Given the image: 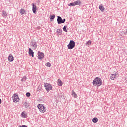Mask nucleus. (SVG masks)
<instances>
[{
	"mask_svg": "<svg viewBox=\"0 0 127 127\" xmlns=\"http://www.w3.org/2000/svg\"><path fill=\"white\" fill-rule=\"evenodd\" d=\"M93 86H97V87H100V86L102 85L103 82H102V79L101 78L96 77L93 81Z\"/></svg>",
	"mask_w": 127,
	"mask_h": 127,
	"instance_id": "1",
	"label": "nucleus"
},
{
	"mask_svg": "<svg viewBox=\"0 0 127 127\" xmlns=\"http://www.w3.org/2000/svg\"><path fill=\"white\" fill-rule=\"evenodd\" d=\"M57 21L58 22V24H61V23H65V22L66 21V19L64 18V20H62V18H61V17L58 16Z\"/></svg>",
	"mask_w": 127,
	"mask_h": 127,
	"instance_id": "2",
	"label": "nucleus"
},
{
	"mask_svg": "<svg viewBox=\"0 0 127 127\" xmlns=\"http://www.w3.org/2000/svg\"><path fill=\"white\" fill-rule=\"evenodd\" d=\"M75 41L71 40L69 42V44L67 45L68 49H73L75 47Z\"/></svg>",
	"mask_w": 127,
	"mask_h": 127,
	"instance_id": "3",
	"label": "nucleus"
},
{
	"mask_svg": "<svg viewBox=\"0 0 127 127\" xmlns=\"http://www.w3.org/2000/svg\"><path fill=\"white\" fill-rule=\"evenodd\" d=\"M44 87L47 92H49L50 90H52V86L49 83H44Z\"/></svg>",
	"mask_w": 127,
	"mask_h": 127,
	"instance_id": "4",
	"label": "nucleus"
},
{
	"mask_svg": "<svg viewBox=\"0 0 127 127\" xmlns=\"http://www.w3.org/2000/svg\"><path fill=\"white\" fill-rule=\"evenodd\" d=\"M39 111L41 113H44V112H45L46 110H45V107H44V106H43V105L40 104H38L37 106Z\"/></svg>",
	"mask_w": 127,
	"mask_h": 127,
	"instance_id": "5",
	"label": "nucleus"
},
{
	"mask_svg": "<svg viewBox=\"0 0 127 127\" xmlns=\"http://www.w3.org/2000/svg\"><path fill=\"white\" fill-rule=\"evenodd\" d=\"M12 99L14 103H17V102H19V97H18V94H17V93H15L13 94Z\"/></svg>",
	"mask_w": 127,
	"mask_h": 127,
	"instance_id": "6",
	"label": "nucleus"
},
{
	"mask_svg": "<svg viewBox=\"0 0 127 127\" xmlns=\"http://www.w3.org/2000/svg\"><path fill=\"white\" fill-rule=\"evenodd\" d=\"M31 46L33 47V49H36L37 48V42L35 40H32L31 41Z\"/></svg>",
	"mask_w": 127,
	"mask_h": 127,
	"instance_id": "7",
	"label": "nucleus"
},
{
	"mask_svg": "<svg viewBox=\"0 0 127 127\" xmlns=\"http://www.w3.org/2000/svg\"><path fill=\"white\" fill-rule=\"evenodd\" d=\"M38 58L40 60H42V59H43V58H44V53L41 52L40 51H38Z\"/></svg>",
	"mask_w": 127,
	"mask_h": 127,
	"instance_id": "8",
	"label": "nucleus"
},
{
	"mask_svg": "<svg viewBox=\"0 0 127 127\" xmlns=\"http://www.w3.org/2000/svg\"><path fill=\"white\" fill-rule=\"evenodd\" d=\"M28 53L29 55L32 56V57H34V52H33V50H32V49H31L30 48L29 49Z\"/></svg>",
	"mask_w": 127,
	"mask_h": 127,
	"instance_id": "9",
	"label": "nucleus"
},
{
	"mask_svg": "<svg viewBox=\"0 0 127 127\" xmlns=\"http://www.w3.org/2000/svg\"><path fill=\"white\" fill-rule=\"evenodd\" d=\"M117 75H118V72H114V74H112L110 76L111 80H114L116 78H117Z\"/></svg>",
	"mask_w": 127,
	"mask_h": 127,
	"instance_id": "10",
	"label": "nucleus"
},
{
	"mask_svg": "<svg viewBox=\"0 0 127 127\" xmlns=\"http://www.w3.org/2000/svg\"><path fill=\"white\" fill-rule=\"evenodd\" d=\"M8 59L10 62H12V61L14 60V58L13 57V56H12V54H9Z\"/></svg>",
	"mask_w": 127,
	"mask_h": 127,
	"instance_id": "11",
	"label": "nucleus"
},
{
	"mask_svg": "<svg viewBox=\"0 0 127 127\" xmlns=\"http://www.w3.org/2000/svg\"><path fill=\"white\" fill-rule=\"evenodd\" d=\"M99 8L100 10L101 11V12H105V7H104V5L102 4L99 5Z\"/></svg>",
	"mask_w": 127,
	"mask_h": 127,
	"instance_id": "12",
	"label": "nucleus"
},
{
	"mask_svg": "<svg viewBox=\"0 0 127 127\" xmlns=\"http://www.w3.org/2000/svg\"><path fill=\"white\" fill-rule=\"evenodd\" d=\"M32 11L33 13H36V5L34 4V3H32Z\"/></svg>",
	"mask_w": 127,
	"mask_h": 127,
	"instance_id": "13",
	"label": "nucleus"
},
{
	"mask_svg": "<svg viewBox=\"0 0 127 127\" xmlns=\"http://www.w3.org/2000/svg\"><path fill=\"white\" fill-rule=\"evenodd\" d=\"M23 105L26 109H27V108H28V107L30 106V104L27 101H25L23 104Z\"/></svg>",
	"mask_w": 127,
	"mask_h": 127,
	"instance_id": "14",
	"label": "nucleus"
},
{
	"mask_svg": "<svg viewBox=\"0 0 127 127\" xmlns=\"http://www.w3.org/2000/svg\"><path fill=\"white\" fill-rule=\"evenodd\" d=\"M82 4V2H81L80 0H77L76 1H74V5H79V6Z\"/></svg>",
	"mask_w": 127,
	"mask_h": 127,
	"instance_id": "15",
	"label": "nucleus"
},
{
	"mask_svg": "<svg viewBox=\"0 0 127 127\" xmlns=\"http://www.w3.org/2000/svg\"><path fill=\"white\" fill-rule=\"evenodd\" d=\"M21 117L22 118H27V114H25V111H23L21 113Z\"/></svg>",
	"mask_w": 127,
	"mask_h": 127,
	"instance_id": "16",
	"label": "nucleus"
},
{
	"mask_svg": "<svg viewBox=\"0 0 127 127\" xmlns=\"http://www.w3.org/2000/svg\"><path fill=\"white\" fill-rule=\"evenodd\" d=\"M57 33L58 35H61L62 34V30L58 29L57 30Z\"/></svg>",
	"mask_w": 127,
	"mask_h": 127,
	"instance_id": "17",
	"label": "nucleus"
},
{
	"mask_svg": "<svg viewBox=\"0 0 127 127\" xmlns=\"http://www.w3.org/2000/svg\"><path fill=\"white\" fill-rule=\"evenodd\" d=\"M2 15L3 17H6V16L7 15L6 11L4 10L2 11Z\"/></svg>",
	"mask_w": 127,
	"mask_h": 127,
	"instance_id": "18",
	"label": "nucleus"
},
{
	"mask_svg": "<svg viewBox=\"0 0 127 127\" xmlns=\"http://www.w3.org/2000/svg\"><path fill=\"white\" fill-rule=\"evenodd\" d=\"M72 93L71 95L72 97L74 98H78V96L77 95V94H76V92H75L73 90L72 91Z\"/></svg>",
	"mask_w": 127,
	"mask_h": 127,
	"instance_id": "19",
	"label": "nucleus"
},
{
	"mask_svg": "<svg viewBox=\"0 0 127 127\" xmlns=\"http://www.w3.org/2000/svg\"><path fill=\"white\" fill-rule=\"evenodd\" d=\"M25 10L23 9H21L20 11V14H21V15H23V14H24V13H25Z\"/></svg>",
	"mask_w": 127,
	"mask_h": 127,
	"instance_id": "20",
	"label": "nucleus"
},
{
	"mask_svg": "<svg viewBox=\"0 0 127 127\" xmlns=\"http://www.w3.org/2000/svg\"><path fill=\"white\" fill-rule=\"evenodd\" d=\"M58 86H62V81H61V80L58 79Z\"/></svg>",
	"mask_w": 127,
	"mask_h": 127,
	"instance_id": "21",
	"label": "nucleus"
},
{
	"mask_svg": "<svg viewBox=\"0 0 127 127\" xmlns=\"http://www.w3.org/2000/svg\"><path fill=\"white\" fill-rule=\"evenodd\" d=\"M92 122L93 123H97L98 122V119L97 118V117H94V118H93Z\"/></svg>",
	"mask_w": 127,
	"mask_h": 127,
	"instance_id": "22",
	"label": "nucleus"
},
{
	"mask_svg": "<svg viewBox=\"0 0 127 127\" xmlns=\"http://www.w3.org/2000/svg\"><path fill=\"white\" fill-rule=\"evenodd\" d=\"M45 66H46V67H51V64H50V63H49V62H47Z\"/></svg>",
	"mask_w": 127,
	"mask_h": 127,
	"instance_id": "23",
	"label": "nucleus"
},
{
	"mask_svg": "<svg viewBox=\"0 0 127 127\" xmlns=\"http://www.w3.org/2000/svg\"><path fill=\"white\" fill-rule=\"evenodd\" d=\"M55 18V15L53 14L51 16H50V19L53 20Z\"/></svg>",
	"mask_w": 127,
	"mask_h": 127,
	"instance_id": "24",
	"label": "nucleus"
},
{
	"mask_svg": "<svg viewBox=\"0 0 127 127\" xmlns=\"http://www.w3.org/2000/svg\"><path fill=\"white\" fill-rule=\"evenodd\" d=\"M63 29L64 31H65V32H68V30H67V26H64Z\"/></svg>",
	"mask_w": 127,
	"mask_h": 127,
	"instance_id": "25",
	"label": "nucleus"
},
{
	"mask_svg": "<svg viewBox=\"0 0 127 127\" xmlns=\"http://www.w3.org/2000/svg\"><path fill=\"white\" fill-rule=\"evenodd\" d=\"M68 6H75L74 2L68 4Z\"/></svg>",
	"mask_w": 127,
	"mask_h": 127,
	"instance_id": "26",
	"label": "nucleus"
},
{
	"mask_svg": "<svg viewBox=\"0 0 127 127\" xmlns=\"http://www.w3.org/2000/svg\"><path fill=\"white\" fill-rule=\"evenodd\" d=\"M91 42H92V41L91 40H89L87 42H86V45H87V46H88L89 45H91Z\"/></svg>",
	"mask_w": 127,
	"mask_h": 127,
	"instance_id": "27",
	"label": "nucleus"
},
{
	"mask_svg": "<svg viewBox=\"0 0 127 127\" xmlns=\"http://www.w3.org/2000/svg\"><path fill=\"white\" fill-rule=\"evenodd\" d=\"M26 76H24L22 79H21V82H25V81H26Z\"/></svg>",
	"mask_w": 127,
	"mask_h": 127,
	"instance_id": "28",
	"label": "nucleus"
},
{
	"mask_svg": "<svg viewBox=\"0 0 127 127\" xmlns=\"http://www.w3.org/2000/svg\"><path fill=\"white\" fill-rule=\"evenodd\" d=\"M26 95L27 97H30V96H31L30 93H29V92H27Z\"/></svg>",
	"mask_w": 127,
	"mask_h": 127,
	"instance_id": "29",
	"label": "nucleus"
},
{
	"mask_svg": "<svg viewBox=\"0 0 127 127\" xmlns=\"http://www.w3.org/2000/svg\"><path fill=\"white\" fill-rule=\"evenodd\" d=\"M41 90V87H40V86H38V87L37 89V91L40 92Z\"/></svg>",
	"mask_w": 127,
	"mask_h": 127,
	"instance_id": "30",
	"label": "nucleus"
},
{
	"mask_svg": "<svg viewBox=\"0 0 127 127\" xmlns=\"http://www.w3.org/2000/svg\"><path fill=\"white\" fill-rule=\"evenodd\" d=\"M18 127H27V126L26 125H19Z\"/></svg>",
	"mask_w": 127,
	"mask_h": 127,
	"instance_id": "31",
	"label": "nucleus"
},
{
	"mask_svg": "<svg viewBox=\"0 0 127 127\" xmlns=\"http://www.w3.org/2000/svg\"><path fill=\"white\" fill-rule=\"evenodd\" d=\"M1 102H2L1 99L0 98V104H1Z\"/></svg>",
	"mask_w": 127,
	"mask_h": 127,
	"instance_id": "32",
	"label": "nucleus"
},
{
	"mask_svg": "<svg viewBox=\"0 0 127 127\" xmlns=\"http://www.w3.org/2000/svg\"><path fill=\"white\" fill-rule=\"evenodd\" d=\"M7 1H9V2H10V0H7Z\"/></svg>",
	"mask_w": 127,
	"mask_h": 127,
	"instance_id": "33",
	"label": "nucleus"
}]
</instances>
